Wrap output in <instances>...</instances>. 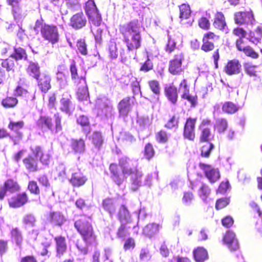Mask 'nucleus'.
I'll use <instances>...</instances> for the list:
<instances>
[{
    "mask_svg": "<svg viewBox=\"0 0 262 262\" xmlns=\"http://www.w3.org/2000/svg\"><path fill=\"white\" fill-rule=\"evenodd\" d=\"M199 166L211 183H214L220 179L221 174L218 168H214L210 164L201 162L199 164Z\"/></svg>",
    "mask_w": 262,
    "mask_h": 262,
    "instance_id": "14",
    "label": "nucleus"
},
{
    "mask_svg": "<svg viewBox=\"0 0 262 262\" xmlns=\"http://www.w3.org/2000/svg\"><path fill=\"white\" fill-rule=\"evenodd\" d=\"M201 129L200 141L201 142H208L212 139L213 136L211 128H203Z\"/></svg>",
    "mask_w": 262,
    "mask_h": 262,
    "instance_id": "48",
    "label": "nucleus"
},
{
    "mask_svg": "<svg viewBox=\"0 0 262 262\" xmlns=\"http://www.w3.org/2000/svg\"><path fill=\"white\" fill-rule=\"evenodd\" d=\"M231 185L228 180L222 181L219 185L216 190L217 194H224L230 189Z\"/></svg>",
    "mask_w": 262,
    "mask_h": 262,
    "instance_id": "54",
    "label": "nucleus"
},
{
    "mask_svg": "<svg viewBox=\"0 0 262 262\" xmlns=\"http://www.w3.org/2000/svg\"><path fill=\"white\" fill-rule=\"evenodd\" d=\"M54 119L55 125L51 117L45 115H40L36 122V125L41 130L48 129L53 133L57 134L62 130L61 117L57 113L54 115Z\"/></svg>",
    "mask_w": 262,
    "mask_h": 262,
    "instance_id": "5",
    "label": "nucleus"
},
{
    "mask_svg": "<svg viewBox=\"0 0 262 262\" xmlns=\"http://www.w3.org/2000/svg\"><path fill=\"white\" fill-rule=\"evenodd\" d=\"M26 71L28 75L34 79L38 78L42 73L39 63L37 62L32 61L29 62Z\"/></svg>",
    "mask_w": 262,
    "mask_h": 262,
    "instance_id": "29",
    "label": "nucleus"
},
{
    "mask_svg": "<svg viewBox=\"0 0 262 262\" xmlns=\"http://www.w3.org/2000/svg\"><path fill=\"white\" fill-rule=\"evenodd\" d=\"M257 66L252 64L251 63L249 62L245 63L244 65L245 73L250 77H256L257 76Z\"/></svg>",
    "mask_w": 262,
    "mask_h": 262,
    "instance_id": "50",
    "label": "nucleus"
},
{
    "mask_svg": "<svg viewBox=\"0 0 262 262\" xmlns=\"http://www.w3.org/2000/svg\"><path fill=\"white\" fill-rule=\"evenodd\" d=\"M160 227L161 226L158 224L149 223L143 229V233L146 236L151 237L159 232Z\"/></svg>",
    "mask_w": 262,
    "mask_h": 262,
    "instance_id": "42",
    "label": "nucleus"
},
{
    "mask_svg": "<svg viewBox=\"0 0 262 262\" xmlns=\"http://www.w3.org/2000/svg\"><path fill=\"white\" fill-rule=\"evenodd\" d=\"M39 90L42 93L46 94L52 88V77L48 72H44L35 79Z\"/></svg>",
    "mask_w": 262,
    "mask_h": 262,
    "instance_id": "16",
    "label": "nucleus"
},
{
    "mask_svg": "<svg viewBox=\"0 0 262 262\" xmlns=\"http://www.w3.org/2000/svg\"><path fill=\"white\" fill-rule=\"evenodd\" d=\"M15 97L23 98L26 102H32L35 99V93L29 91L23 86L18 85L14 90Z\"/></svg>",
    "mask_w": 262,
    "mask_h": 262,
    "instance_id": "24",
    "label": "nucleus"
},
{
    "mask_svg": "<svg viewBox=\"0 0 262 262\" xmlns=\"http://www.w3.org/2000/svg\"><path fill=\"white\" fill-rule=\"evenodd\" d=\"M179 86L183 89V92L181 95V98L189 102L192 106H195L197 104L198 97L196 95H192L190 94L189 86L187 80L183 79L180 82Z\"/></svg>",
    "mask_w": 262,
    "mask_h": 262,
    "instance_id": "20",
    "label": "nucleus"
},
{
    "mask_svg": "<svg viewBox=\"0 0 262 262\" xmlns=\"http://www.w3.org/2000/svg\"><path fill=\"white\" fill-rule=\"evenodd\" d=\"M184 60V55L181 51H178L173 57L169 61L168 72L173 75L180 74L183 69L182 62Z\"/></svg>",
    "mask_w": 262,
    "mask_h": 262,
    "instance_id": "10",
    "label": "nucleus"
},
{
    "mask_svg": "<svg viewBox=\"0 0 262 262\" xmlns=\"http://www.w3.org/2000/svg\"><path fill=\"white\" fill-rule=\"evenodd\" d=\"M84 11L91 24L95 27L100 26L102 16L94 0H88L85 3Z\"/></svg>",
    "mask_w": 262,
    "mask_h": 262,
    "instance_id": "6",
    "label": "nucleus"
},
{
    "mask_svg": "<svg viewBox=\"0 0 262 262\" xmlns=\"http://www.w3.org/2000/svg\"><path fill=\"white\" fill-rule=\"evenodd\" d=\"M232 33L234 35L238 37L235 41V46L237 45L240 40L244 41L243 38L246 37L247 32L246 30L241 27H237L234 28L232 30Z\"/></svg>",
    "mask_w": 262,
    "mask_h": 262,
    "instance_id": "51",
    "label": "nucleus"
},
{
    "mask_svg": "<svg viewBox=\"0 0 262 262\" xmlns=\"http://www.w3.org/2000/svg\"><path fill=\"white\" fill-rule=\"evenodd\" d=\"M3 186L9 191L12 193L18 192L20 190V186L18 183L13 179L10 178L6 180Z\"/></svg>",
    "mask_w": 262,
    "mask_h": 262,
    "instance_id": "38",
    "label": "nucleus"
},
{
    "mask_svg": "<svg viewBox=\"0 0 262 262\" xmlns=\"http://www.w3.org/2000/svg\"><path fill=\"white\" fill-rule=\"evenodd\" d=\"M234 223V219L230 215H226L221 219V224L226 228H231L233 226Z\"/></svg>",
    "mask_w": 262,
    "mask_h": 262,
    "instance_id": "62",
    "label": "nucleus"
},
{
    "mask_svg": "<svg viewBox=\"0 0 262 262\" xmlns=\"http://www.w3.org/2000/svg\"><path fill=\"white\" fill-rule=\"evenodd\" d=\"M108 56L111 59H115L118 57V49L115 42H111L108 47Z\"/></svg>",
    "mask_w": 262,
    "mask_h": 262,
    "instance_id": "57",
    "label": "nucleus"
},
{
    "mask_svg": "<svg viewBox=\"0 0 262 262\" xmlns=\"http://www.w3.org/2000/svg\"><path fill=\"white\" fill-rule=\"evenodd\" d=\"M180 23L181 25H188L191 26L192 22L186 21L191 15V10L190 5L187 3H183L179 6Z\"/></svg>",
    "mask_w": 262,
    "mask_h": 262,
    "instance_id": "22",
    "label": "nucleus"
},
{
    "mask_svg": "<svg viewBox=\"0 0 262 262\" xmlns=\"http://www.w3.org/2000/svg\"><path fill=\"white\" fill-rule=\"evenodd\" d=\"M91 141L95 147L100 149L103 143L101 133L99 131L94 132L91 137Z\"/></svg>",
    "mask_w": 262,
    "mask_h": 262,
    "instance_id": "47",
    "label": "nucleus"
},
{
    "mask_svg": "<svg viewBox=\"0 0 262 262\" xmlns=\"http://www.w3.org/2000/svg\"><path fill=\"white\" fill-rule=\"evenodd\" d=\"M155 154V151L151 143H147L144 149V155L146 159L149 160L152 159Z\"/></svg>",
    "mask_w": 262,
    "mask_h": 262,
    "instance_id": "59",
    "label": "nucleus"
},
{
    "mask_svg": "<svg viewBox=\"0 0 262 262\" xmlns=\"http://www.w3.org/2000/svg\"><path fill=\"white\" fill-rule=\"evenodd\" d=\"M102 207L110 216H113L116 211V206L113 198L107 197L102 201Z\"/></svg>",
    "mask_w": 262,
    "mask_h": 262,
    "instance_id": "30",
    "label": "nucleus"
},
{
    "mask_svg": "<svg viewBox=\"0 0 262 262\" xmlns=\"http://www.w3.org/2000/svg\"><path fill=\"white\" fill-rule=\"evenodd\" d=\"M239 41L237 45L236 46L237 50L243 52L246 56L251 58L257 59L258 58V54L254 50L252 47L249 45L246 46L244 41L240 40Z\"/></svg>",
    "mask_w": 262,
    "mask_h": 262,
    "instance_id": "28",
    "label": "nucleus"
},
{
    "mask_svg": "<svg viewBox=\"0 0 262 262\" xmlns=\"http://www.w3.org/2000/svg\"><path fill=\"white\" fill-rule=\"evenodd\" d=\"M54 240L55 242L56 256L60 258L67 250L66 237L62 235H58L55 236Z\"/></svg>",
    "mask_w": 262,
    "mask_h": 262,
    "instance_id": "26",
    "label": "nucleus"
},
{
    "mask_svg": "<svg viewBox=\"0 0 262 262\" xmlns=\"http://www.w3.org/2000/svg\"><path fill=\"white\" fill-rule=\"evenodd\" d=\"M77 50L81 55L86 56L88 54L87 45L84 38L78 39L76 42Z\"/></svg>",
    "mask_w": 262,
    "mask_h": 262,
    "instance_id": "53",
    "label": "nucleus"
},
{
    "mask_svg": "<svg viewBox=\"0 0 262 262\" xmlns=\"http://www.w3.org/2000/svg\"><path fill=\"white\" fill-rule=\"evenodd\" d=\"M25 122L23 120L17 121H10L8 124V129L14 133V134H10L9 139L14 145L19 144L24 138V134L20 131L24 127Z\"/></svg>",
    "mask_w": 262,
    "mask_h": 262,
    "instance_id": "7",
    "label": "nucleus"
},
{
    "mask_svg": "<svg viewBox=\"0 0 262 262\" xmlns=\"http://www.w3.org/2000/svg\"><path fill=\"white\" fill-rule=\"evenodd\" d=\"M70 71L71 79L74 85H79L86 81V71L82 68L78 69L74 61L70 64Z\"/></svg>",
    "mask_w": 262,
    "mask_h": 262,
    "instance_id": "12",
    "label": "nucleus"
},
{
    "mask_svg": "<svg viewBox=\"0 0 262 262\" xmlns=\"http://www.w3.org/2000/svg\"><path fill=\"white\" fill-rule=\"evenodd\" d=\"M223 242L231 251H236L239 248L238 239L233 231L228 230L225 232L223 237Z\"/></svg>",
    "mask_w": 262,
    "mask_h": 262,
    "instance_id": "18",
    "label": "nucleus"
},
{
    "mask_svg": "<svg viewBox=\"0 0 262 262\" xmlns=\"http://www.w3.org/2000/svg\"><path fill=\"white\" fill-rule=\"evenodd\" d=\"M18 103V100L15 96H7L3 99L1 101L2 105L6 109L13 108Z\"/></svg>",
    "mask_w": 262,
    "mask_h": 262,
    "instance_id": "40",
    "label": "nucleus"
},
{
    "mask_svg": "<svg viewBox=\"0 0 262 262\" xmlns=\"http://www.w3.org/2000/svg\"><path fill=\"white\" fill-rule=\"evenodd\" d=\"M179 118L176 115H173L170 117L167 123L164 125V127L168 129L178 128L179 124Z\"/></svg>",
    "mask_w": 262,
    "mask_h": 262,
    "instance_id": "55",
    "label": "nucleus"
},
{
    "mask_svg": "<svg viewBox=\"0 0 262 262\" xmlns=\"http://www.w3.org/2000/svg\"><path fill=\"white\" fill-rule=\"evenodd\" d=\"M22 222L26 226L33 227L35 225L36 219L33 214H27L23 217Z\"/></svg>",
    "mask_w": 262,
    "mask_h": 262,
    "instance_id": "61",
    "label": "nucleus"
},
{
    "mask_svg": "<svg viewBox=\"0 0 262 262\" xmlns=\"http://www.w3.org/2000/svg\"><path fill=\"white\" fill-rule=\"evenodd\" d=\"M88 23L87 18L83 12L80 11L73 14L70 19L69 25L75 30L84 28Z\"/></svg>",
    "mask_w": 262,
    "mask_h": 262,
    "instance_id": "17",
    "label": "nucleus"
},
{
    "mask_svg": "<svg viewBox=\"0 0 262 262\" xmlns=\"http://www.w3.org/2000/svg\"><path fill=\"white\" fill-rule=\"evenodd\" d=\"M193 257L196 262H204L209 258L207 250L203 247H198L192 251Z\"/></svg>",
    "mask_w": 262,
    "mask_h": 262,
    "instance_id": "32",
    "label": "nucleus"
},
{
    "mask_svg": "<svg viewBox=\"0 0 262 262\" xmlns=\"http://www.w3.org/2000/svg\"><path fill=\"white\" fill-rule=\"evenodd\" d=\"M76 122L82 129L83 132L87 136L91 133V124L89 118L84 115H80L76 118Z\"/></svg>",
    "mask_w": 262,
    "mask_h": 262,
    "instance_id": "36",
    "label": "nucleus"
},
{
    "mask_svg": "<svg viewBox=\"0 0 262 262\" xmlns=\"http://www.w3.org/2000/svg\"><path fill=\"white\" fill-rule=\"evenodd\" d=\"M91 217L81 216L74 222V227L86 246L97 243V235L91 222Z\"/></svg>",
    "mask_w": 262,
    "mask_h": 262,
    "instance_id": "3",
    "label": "nucleus"
},
{
    "mask_svg": "<svg viewBox=\"0 0 262 262\" xmlns=\"http://www.w3.org/2000/svg\"><path fill=\"white\" fill-rule=\"evenodd\" d=\"M134 96H127L122 98L118 103L117 108L119 117L125 119L132 112V105L133 103Z\"/></svg>",
    "mask_w": 262,
    "mask_h": 262,
    "instance_id": "13",
    "label": "nucleus"
},
{
    "mask_svg": "<svg viewBox=\"0 0 262 262\" xmlns=\"http://www.w3.org/2000/svg\"><path fill=\"white\" fill-rule=\"evenodd\" d=\"M228 128L229 124L226 119L222 118L216 120L215 128L219 134H221L225 133Z\"/></svg>",
    "mask_w": 262,
    "mask_h": 262,
    "instance_id": "45",
    "label": "nucleus"
},
{
    "mask_svg": "<svg viewBox=\"0 0 262 262\" xmlns=\"http://www.w3.org/2000/svg\"><path fill=\"white\" fill-rule=\"evenodd\" d=\"M23 163L25 168L29 172H36L38 170V162L37 158L31 155L23 159Z\"/></svg>",
    "mask_w": 262,
    "mask_h": 262,
    "instance_id": "27",
    "label": "nucleus"
},
{
    "mask_svg": "<svg viewBox=\"0 0 262 262\" xmlns=\"http://www.w3.org/2000/svg\"><path fill=\"white\" fill-rule=\"evenodd\" d=\"M230 203V198L224 197L219 199L216 200L215 203V209L216 210H220L228 205Z\"/></svg>",
    "mask_w": 262,
    "mask_h": 262,
    "instance_id": "60",
    "label": "nucleus"
},
{
    "mask_svg": "<svg viewBox=\"0 0 262 262\" xmlns=\"http://www.w3.org/2000/svg\"><path fill=\"white\" fill-rule=\"evenodd\" d=\"M213 26L219 30H223L227 26L225 17L222 12H217L214 14Z\"/></svg>",
    "mask_w": 262,
    "mask_h": 262,
    "instance_id": "35",
    "label": "nucleus"
},
{
    "mask_svg": "<svg viewBox=\"0 0 262 262\" xmlns=\"http://www.w3.org/2000/svg\"><path fill=\"white\" fill-rule=\"evenodd\" d=\"M7 201L10 208L16 209L27 204L29 201V198L26 192H23L13 195L8 199Z\"/></svg>",
    "mask_w": 262,
    "mask_h": 262,
    "instance_id": "15",
    "label": "nucleus"
},
{
    "mask_svg": "<svg viewBox=\"0 0 262 262\" xmlns=\"http://www.w3.org/2000/svg\"><path fill=\"white\" fill-rule=\"evenodd\" d=\"M132 223H120V225L118 227L116 236L119 238L124 239L127 236L129 235V229L130 228L129 226Z\"/></svg>",
    "mask_w": 262,
    "mask_h": 262,
    "instance_id": "43",
    "label": "nucleus"
},
{
    "mask_svg": "<svg viewBox=\"0 0 262 262\" xmlns=\"http://www.w3.org/2000/svg\"><path fill=\"white\" fill-rule=\"evenodd\" d=\"M1 65L2 67L5 68L8 72L14 71L15 68V62L13 60L7 58L3 60Z\"/></svg>",
    "mask_w": 262,
    "mask_h": 262,
    "instance_id": "64",
    "label": "nucleus"
},
{
    "mask_svg": "<svg viewBox=\"0 0 262 262\" xmlns=\"http://www.w3.org/2000/svg\"><path fill=\"white\" fill-rule=\"evenodd\" d=\"M10 57L16 60H24L27 61L28 60L26 51L20 47L14 48V51L10 55Z\"/></svg>",
    "mask_w": 262,
    "mask_h": 262,
    "instance_id": "41",
    "label": "nucleus"
},
{
    "mask_svg": "<svg viewBox=\"0 0 262 262\" xmlns=\"http://www.w3.org/2000/svg\"><path fill=\"white\" fill-rule=\"evenodd\" d=\"M117 218L120 223H132L131 214L124 204H122L119 207L117 213Z\"/></svg>",
    "mask_w": 262,
    "mask_h": 262,
    "instance_id": "33",
    "label": "nucleus"
},
{
    "mask_svg": "<svg viewBox=\"0 0 262 262\" xmlns=\"http://www.w3.org/2000/svg\"><path fill=\"white\" fill-rule=\"evenodd\" d=\"M72 149L77 153H82L85 150V142L82 139H72L71 143Z\"/></svg>",
    "mask_w": 262,
    "mask_h": 262,
    "instance_id": "39",
    "label": "nucleus"
},
{
    "mask_svg": "<svg viewBox=\"0 0 262 262\" xmlns=\"http://www.w3.org/2000/svg\"><path fill=\"white\" fill-rule=\"evenodd\" d=\"M164 94L171 104H177L178 100V90L173 83L166 84L164 86Z\"/></svg>",
    "mask_w": 262,
    "mask_h": 262,
    "instance_id": "23",
    "label": "nucleus"
},
{
    "mask_svg": "<svg viewBox=\"0 0 262 262\" xmlns=\"http://www.w3.org/2000/svg\"><path fill=\"white\" fill-rule=\"evenodd\" d=\"M36 34L40 33L42 38L52 44L57 43L59 40V34L57 26L45 22L42 18L37 19L33 27Z\"/></svg>",
    "mask_w": 262,
    "mask_h": 262,
    "instance_id": "4",
    "label": "nucleus"
},
{
    "mask_svg": "<svg viewBox=\"0 0 262 262\" xmlns=\"http://www.w3.org/2000/svg\"><path fill=\"white\" fill-rule=\"evenodd\" d=\"M234 20L237 25H253L256 20L251 10L245 11H238L234 13Z\"/></svg>",
    "mask_w": 262,
    "mask_h": 262,
    "instance_id": "11",
    "label": "nucleus"
},
{
    "mask_svg": "<svg viewBox=\"0 0 262 262\" xmlns=\"http://www.w3.org/2000/svg\"><path fill=\"white\" fill-rule=\"evenodd\" d=\"M11 237L14 239L16 244L19 247H21L23 241V237L21 231L18 227H15L10 231Z\"/></svg>",
    "mask_w": 262,
    "mask_h": 262,
    "instance_id": "46",
    "label": "nucleus"
},
{
    "mask_svg": "<svg viewBox=\"0 0 262 262\" xmlns=\"http://www.w3.org/2000/svg\"><path fill=\"white\" fill-rule=\"evenodd\" d=\"M50 222L56 226H61L64 222L63 215L59 212H52L49 214Z\"/></svg>",
    "mask_w": 262,
    "mask_h": 262,
    "instance_id": "44",
    "label": "nucleus"
},
{
    "mask_svg": "<svg viewBox=\"0 0 262 262\" xmlns=\"http://www.w3.org/2000/svg\"><path fill=\"white\" fill-rule=\"evenodd\" d=\"M119 31L127 47L126 52L123 50L120 53L121 61H126L130 57V51L137 50L141 46L142 37L140 26L138 21H130L119 26Z\"/></svg>",
    "mask_w": 262,
    "mask_h": 262,
    "instance_id": "2",
    "label": "nucleus"
},
{
    "mask_svg": "<svg viewBox=\"0 0 262 262\" xmlns=\"http://www.w3.org/2000/svg\"><path fill=\"white\" fill-rule=\"evenodd\" d=\"M214 147L213 143L208 142L203 145L201 148V155L202 157L208 158L210 156L211 151Z\"/></svg>",
    "mask_w": 262,
    "mask_h": 262,
    "instance_id": "56",
    "label": "nucleus"
},
{
    "mask_svg": "<svg viewBox=\"0 0 262 262\" xmlns=\"http://www.w3.org/2000/svg\"><path fill=\"white\" fill-rule=\"evenodd\" d=\"M28 189L31 193L38 195L40 194V189L36 181L34 180L30 181L28 185Z\"/></svg>",
    "mask_w": 262,
    "mask_h": 262,
    "instance_id": "63",
    "label": "nucleus"
},
{
    "mask_svg": "<svg viewBox=\"0 0 262 262\" xmlns=\"http://www.w3.org/2000/svg\"><path fill=\"white\" fill-rule=\"evenodd\" d=\"M150 90L156 95L159 96L161 93V88L159 82L157 80H150L148 81Z\"/></svg>",
    "mask_w": 262,
    "mask_h": 262,
    "instance_id": "58",
    "label": "nucleus"
},
{
    "mask_svg": "<svg viewBox=\"0 0 262 262\" xmlns=\"http://www.w3.org/2000/svg\"><path fill=\"white\" fill-rule=\"evenodd\" d=\"M169 135L164 129H161L156 133V141L159 143H165L168 141Z\"/></svg>",
    "mask_w": 262,
    "mask_h": 262,
    "instance_id": "52",
    "label": "nucleus"
},
{
    "mask_svg": "<svg viewBox=\"0 0 262 262\" xmlns=\"http://www.w3.org/2000/svg\"><path fill=\"white\" fill-rule=\"evenodd\" d=\"M211 193V189L208 185L205 183H202V185L198 190V194L200 197L203 200L206 201Z\"/></svg>",
    "mask_w": 262,
    "mask_h": 262,
    "instance_id": "49",
    "label": "nucleus"
},
{
    "mask_svg": "<svg viewBox=\"0 0 262 262\" xmlns=\"http://www.w3.org/2000/svg\"><path fill=\"white\" fill-rule=\"evenodd\" d=\"M198 119L196 117L187 118L184 123L183 136L185 139L193 141L195 138V126Z\"/></svg>",
    "mask_w": 262,
    "mask_h": 262,
    "instance_id": "9",
    "label": "nucleus"
},
{
    "mask_svg": "<svg viewBox=\"0 0 262 262\" xmlns=\"http://www.w3.org/2000/svg\"><path fill=\"white\" fill-rule=\"evenodd\" d=\"M241 70L242 65L236 59L229 60L224 68V72L229 76L237 75L241 73Z\"/></svg>",
    "mask_w": 262,
    "mask_h": 262,
    "instance_id": "21",
    "label": "nucleus"
},
{
    "mask_svg": "<svg viewBox=\"0 0 262 262\" xmlns=\"http://www.w3.org/2000/svg\"><path fill=\"white\" fill-rule=\"evenodd\" d=\"M109 169L111 178L118 186L122 184L124 178L130 176L131 188L136 191L141 186L142 173L138 169V163L127 156L118 159V164L111 163Z\"/></svg>",
    "mask_w": 262,
    "mask_h": 262,
    "instance_id": "1",
    "label": "nucleus"
},
{
    "mask_svg": "<svg viewBox=\"0 0 262 262\" xmlns=\"http://www.w3.org/2000/svg\"><path fill=\"white\" fill-rule=\"evenodd\" d=\"M239 108V107L237 104L230 101H225L222 106V112L228 115H232L236 113L238 111Z\"/></svg>",
    "mask_w": 262,
    "mask_h": 262,
    "instance_id": "37",
    "label": "nucleus"
},
{
    "mask_svg": "<svg viewBox=\"0 0 262 262\" xmlns=\"http://www.w3.org/2000/svg\"><path fill=\"white\" fill-rule=\"evenodd\" d=\"M31 150L36 158H39L40 162L45 165H48L51 162L52 156L49 152H46L42 147L39 145L31 148Z\"/></svg>",
    "mask_w": 262,
    "mask_h": 262,
    "instance_id": "19",
    "label": "nucleus"
},
{
    "mask_svg": "<svg viewBox=\"0 0 262 262\" xmlns=\"http://www.w3.org/2000/svg\"><path fill=\"white\" fill-rule=\"evenodd\" d=\"M247 39L255 45L260 43L262 39V24L258 25L254 30H250Z\"/></svg>",
    "mask_w": 262,
    "mask_h": 262,
    "instance_id": "31",
    "label": "nucleus"
},
{
    "mask_svg": "<svg viewBox=\"0 0 262 262\" xmlns=\"http://www.w3.org/2000/svg\"><path fill=\"white\" fill-rule=\"evenodd\" d=\"M76 89V96L79 100H87L89 98V93L86 81L79 85H74Z\"/></svg>",
    "mask_w": 262,
    "mask_h": 262,
    "instance_id": "34",
    "label": "nucleus"
},
{
    "mask_svg": "<svg viewBox=\"0 0 262 262\" xmlns=\"http://www.w3.org/2000/svg\"><path fill=\"white\" fill-rule=\"evenodd\" d=\"M220 37L212 31L206 32L202 37L201 49L205 52H209L215 48L214 42L219 40Z\"/></svg>",
    "mask_w": 262,
    "mask_h": 262,
    "instance_id": "8",
    "label": "nucleus"
},
{
    "mask_svg": "<svg viewBox=\"0 0 262 262\" xmlns=\"http://www.w3.org/2000/svg\"><path fill=\"white\" fill-rule=\"evenodd\" d=\"M88 178L84 173L78 169L72 173L69 182L74 187H80L86 183Z\"/></svg>",
    "mask_w": 262,
    "mask_h": 262,
    "instance_id": "25",
    "label": "nucleus"
}]
</instances>
